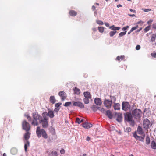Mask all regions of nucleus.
I'll use <instances>...</instances> for the list:
<instances>
[{"label":"nucleus","instance_id":"nucleus-7","mask_svg":"<svg viewBox=\"0 0 156 156\" xmlns=\"http://www.w3.org/2000/svg\"><path fill=\"white\" fill-rule=\"evenodd\" d=\"M122 109L125 111H127L130 109V105L127 102H123L122 104Z\"/></svg>","mask_w":156,"mask_h":156},{"label":"nucleus","instance_id":"nucleus-49","mask_svg":"<svg viewBox=\"0 0 156 156\" xmlns=\"http://www.w3.org/2000/svg\"><path fill=\"white\" fill-rule=\"evenodd\" d=\"M60 152L62 154H63L65 153V150L63 149H62L60 151Z\"/></svg>","mask_w":156,"mask_h":156},{"label":"nucleus","instance_id":"nucleus-48","mask_svg":"<svg viewBox=\"0 0 156 156\" xmlns=\"http://www.w3.org/2000/svg\"><path fill=\"white\" fill-rule=\"evenodd\" d=\"M26 116L27 119L29 121H30L31 120V117H30V116H29L28 115H27Z\"/></svg>","mask_w":156,"mask_h":156},{"label":"nucleus","instance_id":"nucleus-59","mask_svg":"<svg viewBox=\"0 0 156 156\" xmlns=\"http://www.w3.org/2000/svg\"><path fill=\"white\" fill-rule=\"evenodd\" d=\"M92 9L93 11H94L95 9V7L93 5L92 7Z\"/></svg>","mask_w":156,"mask_h":156},{"label":"nucleus","instance_id":"nucleus-4","mask_svg":"<svg viewBox=\"0 0 156 156\" xmlns=\"http://www.w3.org/2000/svg\"><path fill=\"white\" fill-rule=\"evenodd\" d=\"M125 120L129 122L130 125L133 126L134 125V121L133 119L132 115L130 113H127L124 114Z\"/></svg>","mask_w":156,"mask_h":156},{"label":"nucleus","instance_id":"nucleus-64","mask_svg":"<svg viewBox=\"0 0 156 156\" xmlns=\"http://www.w3.org/2000/svg\"><path fill=\"white\" fill-rule=\"evenodd\" d=\"M3 156H6V154L5 153H4L3 155Z\"/></svg>","mask_w":156,"mask_h":156},{"label":"nucleus","instance_id":"nucleus-6","mask_svg":"<svg viewBox=\"0 0 156 156\" xmlns=\"http://www.w3.org/2000/svg\"><path fill=\"white\" fill-rule=\"evenodd\" d=\"M22 125L23 129L26 131H29L30 129V124L26 121H24L23 122Z\"/></svg>","mask_w":156,"mask_h":156},{"label":"nucleus","instance_id":"nucleus-46","mask_svg":"<svg viewBox=\"0 0 156 156\" xmlns=\"http://www.w3.org/2000/svg\"><path fill=\"white\" fill-rule=\"evenodd\" d=\"M129 27V26H127L126 27H123L122 28V30L123 31H125Z\"/></svg>","mask_w":156,"mask_h":156},{"label":"nucleus","instance_id":"nucleus-5","mask_svg":"<svg viewBox=\"0 0 156 156\" xmlns=\"http://www.w3.org/2000/svg\"><path fill=\"white\" fill-rule=\"evenodd\" d=\"M142 112L139 109H136L134 110L132 112V114L134 117L136 119H139L141 116Z\"/></svg>","mask_w":156,"mask_h":156},{"label":"nucleus","instance_id":"nucleus-9","mask_svg":"<svg viewBox=\"0 0 156 156\" xmlns=\"http://www.w3.org/2000/svg\"><path fill=\"white\" fill-rule=\"evenodd\" d=\"M73 105L79 107L80 108H84V106L83 103L80 102H74L73 104Z\"/></svg>","mask_w":156,"mask_h":156},{"label":"nucleus","instance_id":"nucleus-11","mask_svg":"<svg viewBox=\"0 0 156 156\" xmlns=\"http://www.w3.org/2000/svg\"><path fill=\"white\" fill-rule=\"evenodd\" d=\"M112 101L108 100H105L104 101V104L107 107H110L112 105Z\"/></svg>","mask_w":156,"mask_h":156},{"label":"nucleus","instance_id":"nucleus-60","mask_svg":"<svg viewBox=\"0 0 156 156\" xmlns=\"http://www.w3.org/2000/svg\"><path fill=\"white\" fill-rule=\"evenodd\" d=\"M117 6L118 8H119L120 7H122V6L120 4H119L117 5Z\"/></svg>","mask_w":156,"mask_h":156},{"label":"nucleus","instance_id":"nucleus-26","mask_svg":"<svg viewBox=\"0 0 156 156\" xmlns=\"http://www.w3.org/2000/svg\"><path fill=\"white\" fill-rule=\"evenodd\" d=\"M73 91H74V93L75 94L78 95L80 93V90L77 88L75 87L73 89Z\"/></svg>","mask_w":156,"mask_h":156},{"label":"nucleus","instance_id":"nucleus-63","mask_svg":"<svg viewBox=\"0 0 156 156\" xmlns=\"http://www.w3.org/2000/svg\"><path fill=\"white\" fill-rule=\"evenodd\" d=\"M80 123L82 122H83V119H82L81 120H80Z\"/></svg>","mask_w":156,"mask_h":156},{"label":"nucleus","instance_id":"nucleus-3","mask_svg":"<svg viewBox=\"0 0 156 156\" xmlns=\"http://www.w3.org/2000/svg\"><path fill=\"white\" fill-rule=\"evenodd\" d=\"M43 118L40 120L39 123L41 124L42 127L43 128H46L48 126V117H47V112H43L42 114Z\"/></svg>","mask_w":156,"mask_h":156},{"label":"nucleus","instance_id":"nucleus-50","mask_svg":"<svg viewBox=\"0 0 156 156\" xmlns=\"http://www.w3.org/2000/svg\"><path fill=\"white\" fill-rule=\"evenodd\" d=\"M59 108H55L54 110V111L57 113L59 111Z\"/></svg>","mask_w":156,"mask_h":156},{"label":"nucleus","instance_id":"nucleus-1","mask_svg":"<svg viewBox=\"0 0 156 156\" xmlns=\"http://www.w3.org/2000/svg\"><path fill=\"white\" fill-rule=\"evenodd\" d=\"M32 117L33 119L31 124L34 126H38L40 120L43 118L41 116L38 114L37 112H34L32 113Z\"/></svg>","mask_w":156,"mask_h":156},{"label":"nucleus","instance_id":"nucleus-22","mask_svg":"<svg viewBox=\"0 0 156 156\" xmlns=\"http://www.w3.org/2000/svg\"><path fill=\"white\" fill-rule=\"evenodd\" d=\"M24 135V138L26 140L28 141V140L30 137V133L28 131Z\"/></svg>","mask_w":156,"mask_h":156},{"label":"nucleus","instance_id":"nucleus-27","mask_svg":"<svg viewBox=\"0 0 156 156\" xmlns=\"http://www.w3.org/2000/svg\"><path fill=\"white\" fill-rule=\"evenodd\" d=\"M30 143L28 141H27L24 145V149L26 152L27 151V149L28 147L29 146Z\"/></svg>","mask_w":156,"mask_h":156},{"label":"nucleus","instance_id":"nucleus-25","mask_svg":"<svg viewBox=\"0 0 156 156\" xmlns=\"http://www.w3.org/2000/svg\"><path fill=\"white\" fill-rule=\"evenodd\" d=\"M151 147L153 149H156V143L155 141H151Z\"/></svg>","mask_w":156,"mask_h":156},{"label":"nucleus","instance_id":"nucleus-37","mask_svg":"<svg viewBox=\"0 0 156 156\" xmlns=\"http://www.w3.org/2000/svg\"><path fill=\"white\" fill-rule=\"evenodd\" d=\"M71 104H72L71 102H66L65 103V104H64V105L65 106L67 107V106H69L70 105H71Z\"/></svg>","mask_w":156,"mask_h":156},{"label":"nucleus","instance_id":"nucleus-2","mask_svg":"<svg viewBox=\"0 0 156 156\" xmlns=\"http://www.w3.org/2000/svg\"><path fill=\"white\" fill-rule=\"evenodd\" d=\"M36 133L38 138L41 137V136L44 139H47L48 137V135L45 130L43 129H41L39 126L37 127Z\"/></svg>","mask_w":156,"mask_h":156},{"label":"nucleus","instance_id":"nucleus-38","mask_svg":"<svg viewBox=\"0 0 156 156\" xmlns=\"http://www.w3.org/2000/svg\"><path fill=\"white\" fill-rule=\"evenodd\" d=\"M62 105V103H58L55 104V107L56 108H58L60 106Z\"/></svg>","mask_w":156,"mask_h":156},{"label":"nucleus","instance_id":"nucleus-30","mask_svg":"<svg viewBox=\"0 0 156 156\" xmlns=\"http://www.w3.org/2000/svg\"><path fill=\"white\" fill-rule=\"evenodd\" d=\"M92 110L94 111L95 112L98 109V107L97 106L95 105H93L91 107Z\"/></svg>","mask_w":156,"mask_h":156},{"label":"nucleus","instance_id":"nucleus-43","mask_svg":"<svg viewBox=\"0 0 156 156\" xmlns=\"http://www.w3.org/2000/svg\"><path fill=\"white\" fill-rule=\"evenodd\" d=\"M134 137L136 139L139 140L140 137L137 135L136 133L134 134L133 135Z\"/></svg>","mask_w":156,"mask_h":156},{"label":"nucleus","instance_id":"nucleus-44","mask_svg":"<svg viewBox=\"0 0 156 156\" xmlns=\"http://www.w3.org/2000/svg\"><path fill=\"white\" fill-rule=\"evenodd\" d=\"M151 55L152 57L156 58V52L151 53Z\"/></svg>","mask_w":156,"mask_h":156},{"label":"nucleus","instance_id":"nucleus-47","mask_svg":"<svg viewBox=\"0 0 156 156\" xmlns=\"http://www.w3.org/2000/svg\"><path fill=\"white\" fill-rule=\"evenodd\" d=\"M98 109L103 112H105V110L103 108L98 107Z\"/></svg>","mask_w":156,"mask_h":156},{"label":"nucleus","instance_id":"nucleus-14","mask_svg":"<svg viewBox=\"0 0 156 156\" xmlns=\"http://www.w3.org/2000/svg\"><path fill=\"white\" fill-rule=\"evenodd\" d=\"M116 120L119 122H121L122 119V114L118 113L117 115Z\"/></svg>","mask_w":156,"mask_h":156},{"label":"nucleus","instance_id":"nucleus-54","mask_svg":"<svg viewBox=\"0 0 156 156\" xmlns=\"http://www.w3.org/2000/svg\"><path fill=\"white\" fill-rule=\"evenodd\" d=\"M152 26L153 28L156 29V23L153 24Z\"/></svg>","mask_w":156,"mask_h":156},{"label":"nucleus","instance_id":"nucleus-34","mask_svg":"<svg viewBox=\"0 0 156 156\" xmlns=\"http://www.w3.org/2000/svg\"><path fill=\"white\" fill-rule=\"evenodd\" d=\"M51 154L52 156H58L57 152L56 151H52Z\"/></svg>","mask_w":156,"mask_h":156},{"label":"nucleus","instance_id":"nucleus-17","mask_svg":"<svg viewBox=\"0 0 156 156\" xmlns=\"http://www.w3.org/2000/svg\"><path fill=\"white\" fill-rule=\"evenodd\" d=\"M83 94L85 98H91V96L90 92L87 91L83 93Z\"/></svg>","mask_w":156,"mask_h":156},{"label":"nucleus","instance_id":"nucleus-57","mask_svg":"<svg viewBox=\"0 0 156 156\" xmlns=\"http://www.w3.org/2000/svg\"><path fill=\"white\" fill-rule=\"evenodd\" d=\"M86 140L87 141H89L90 140V137L89 136H87L86 138Z\"/></svg>","mask_w":156,"mask_h":156},{"label":"nucleus","instance_id":"nucleus-20","mask_svg":"<svg viewBox=\"0 0 156 156\" xmlns=\"http://www.w3.org/2000/svg\"><path fill=\"white\" fill-rule=\"evenodd\" d=\"M106 115L110 119H111L112 118V114L111 112L109 110L107 111Z\"/></svg>","mask_w":156,"mask_h":156},{"label":"nucleus","instance_id":"nucleus-35","mask_svg":"<svg viewBox=\"0 0 156 156\" xmlns=\"http://www.w3.org/2000/svg\"><path fill=\"white\" fill-rule=\"evenodd\" d=\"M126 31H125V32H121L119 34V37H122L125 35L126 34Z\"/></svg>","mask_w":156,"mask_h":156},{"label":"nucleus","instance_id":"nucleus-31","mask_svg":"<svg viewBox=\"0 0 156 156\" xmlns=\"http://www.w3.org/2000/svg\"><path fill=\"white\" fill-rule=\"evenodd\" d=\"M150 140L149 137H147L146 138V144L148 145L150 144Z\"/></svg>","mask_w":156,"mask_h":156},{"label":"nucleus","instance_id":"nucleus-19","mask_svg":"<svg viewBox=\"0 0 156 156\" xmlns=\"http://www.w3.org/2000/svg\"><path fill=\"white\" fill-rule=\"evenodd\" d=\"M95 103L98 105H100L101 104V101L99 98H95L94 100Z\"/></svg>","mask_w":156,"mask_h":156},{"label":"nucleus","instance_id":"nucleus-55","mask_svg":"<svg viewBox=\"0 0 156 156\" xmlns=\"http://www.w3.org/2000/svg\"><path fill=\"white\" fill-rule=\"evenodd\" d=\"M152 21H153L152 20H150L147 22V23L148 24H150L152 22Z\"/></svg>","mask_w":156,"mask_h":156},{"label":"nucleus","instance_id":"nucleus-18","mask_svg":"<svg viewBox=\"0 0 156 156\" xmlns=\"http://www.w3.org/2000/svg\"><path fill=\"white\" fill-rule=\"evenodd\" d=\"M69 14L70 15L72 16H75L77 15V12L75 11L71 10L69 11Z\"/></svg>","mask_w":156,"mask_h":156},{"label":"nucleus","instance_id":"nucleus-39","mask_svg":"<svg viewBox=\"0 0 156 156\" xmlns=\"http://www.w3.org/2000/svg\"><path fill=\"white\" fill-rule=\"evenodd\" d=\"M150 29V26H148L147 27L145 28L144 29V30L145 32H147L148 31H149Z\"/></svg>","mask_w":156,"mask_h":156},{"label":"nucleus","instance_id":"nucleus-29","mask_svg":"<svg viewBox=\"0 0 156 156\" xmlns=\"http://www.w3.org/2000/svg\"><path fill=\"white\" fill-rule=\"evenodd\" d=\"M17 151L16 150L15 148H12L11 150V152L12 154L13 155L17 153Z\"/></svg>","mask_w":156,"mask_h":156},{"label":"nucleus","instance_id":"nucleus-12","mask_svg":"<svg viewBox=\"0 0 156 156\" xmlns=\"http://www.w3.org/2000/svg\"><path fill=\"white\" fill-rule=\"evenodd\" d=\"M47 116H49L50 118H52L54 117L55 115L54 113V112L51 110H48V113L47 112Z\"/></svg>","mask_w":156,"mask_h":156},{"label":"nucleus","instance_id":"nucleus-45","mask_svg":"<svg viewBox=\"0 0 156 156\" xmlns=\"http://www.w3.org/2000/svg\"><path fill=\"white\" fill-rule=\"evenodd\" d=\"M80 119L79 118H76V122L78 123V124L80 123Z\"/></svg>","mask_w":156,"mask_h":156},{"label":"nucleus","instance_id":"nucleus-16","mask_svg":"<svg viewBox=\"0 0 156 156\" xmlns=\"http://www.w3.org/2000/svg\"><path fill=\"white\" fill-rule=\"evenodd\" d=\"M49 100L50 102L52 104H54L56 101L55 97L54 96H51L50 97Z\"/></svg>","mask_w":156,"mask_h":156},{"label":"nucleus","instance_id":"nucleus-40","mask_svg":"<svg viewBox=\"0 0 156 156\" xmlns=\"http://www.w3.org/2000/svg\"><path fill=\"white\" fill-rule=\"evenodd\" d=\"M96 23L98 24L103 25L104 24L103 22L100 20H97L96 21Z\"/></svg>","mask_w":156,"mask_h":156},{"label":"nucleus","instance_id":"nucleus-62","mask_svg":"<svg viewBox=\"0 0 156 156\" xmlns=\"http://www.w3.org/2000/svg\"><path fill=\"white\" fill-rule=\"evenodd\" d=\"M142 29V28H140L138 30H137V32H139Z\"/></svg>","mask_w":156,"mask_h":156},{"label":"nucleus","instance_id":"nucleus-21","mask_svg":"<svg viewBox=\"0 0 156 156\" xmlns=\"http://www.w3.org/2000/svg\"><path fill=\"white\" fill-rule=\"evenodd\" d=\"M137 132L140 135H142L144 133L143 129L140 126H138V127Z\"/></svg>","mask_w":156,"mask_h":156},{"label":"nucleus","instance_id":"nucleus-51","mask_svg":"<svg viewBox=\"0 0 156 156\" xmlns=\"http://www.w3.org/2000/svg\"><path fill=\"white\" fill-rule=\"evenodd\" d=\"M140 46L139 45H137L136 47V50H139V49H140Z\"/></svg>","mask_w":156,"mask_h":156},{"label":"nucleus","instance_id":"nucleus-23","mask_svg":"<svg viewBox=\"0 0 156 156\" xmlns=\"http://www.w3.org/2000/svg\"><path fill=\"white\" fill-rule=\"evenodd\" d=\"M109 28L111 29L112 30L116 31L120 29V27H115L113 25L109 27Z\"/></svg>","mask_w":156,"mask_h":156},{"label":"nucleus","instance_id":"nucleus-28","mask_svg":"<svg viewBox=\"0 0 156 156\" xmlns=\"http://www.w3.org/2000/svg\"><path fill=\"white\" fill-rule=\"evenodd\" d=\"M156 35L155 34H153L151 36V41L152 42L154 41L156 39Z\"/></svg>","mask_w":156,"mask_h":156},{"label":"nucleus","instance_id":"nucleus-8","mask_svg":"<svg viewBox=\"0 0 156 156\" xmlns=\"http://www.w3.org/2000/svg\"><path fill=\"white\" fill-rule=\"evenodd\" d=\"M151 126L150 121L147 119H144L143 121V126L144 128L147 129Z\"/></svg>","mask_w":156,"mask_h":156},{"label":"nucleus","instance_id":"nucleus-36","mask_svg":"<svg viewBox=\"0 0 156 156\" xmlns=\"http://www.w3.org/2000/svg\"><path fill=\"white\" fill-rule=\"evenodd\" d=\"M116 33V31H111L109 33V35L111 37L113 36Z\"/></svg>","mask_w":156,"mask_h":156},{"label":"nucleus","instance_id":"nucleus-33","mask_svg":"<svg viewBox=\"0 0 156 156\" xmlns=\"http://www.w3.org/2000/svg\"><path fill=\"white\" fill-rule=\"evenodd\" d=\"M98 29L100 32L101 33H103L104 30V28L102 27H98Z\"/></svg>","mask_w":156,"mask_h":156},{"label":"nucleus","instance_id":"nucleus-13","mask_svg":"<svg viewBox=\"0 0 156 156\" xmlns=\"http://www.w3.org/2000/svg\"><path fill=\"white\" fill-rule=\"evenodd\" d=\"M92 126V125L91 124L85 122L83 124V126L85 129H89Z\"/></svg>","mask_w":156,"mask_h":156},{"label":"nucleus","instance_id":"nucleus-41","mask_svg":"<svg viewBox=\"0 0 156 156\" xmlns=\"http://www.w3.org/2000/svg\"><path fill=\"white\" fill-rule=\"evenodd\" d=\"M131 128L129 127H127L125 131L126 132H129L131 131Z\"/></svg>","mask_w":156,"mask_h":156},{"label":"nucleus","instance_id":"nucleus-53","mask_svg":"<svg viewBox=\"0 0 156 156\" xmlns=\"http://www.w3.org/2000/svg\"><path fill=\"white\" fill-rule=\"evenodd\" d=\"M104 24L107 27H109V24L108 23L105 22Z\"/></svg>","mask_w":156,"mask_h":156},{"label":"nucleus","instance_id":"nucleus-32","mask_svg":"<svg viewBox=\"0 0 156 156\" xmlns=\"http://www.w3.org/2000/svg\"><path fill=\"white\" fill-rule=\"evenodd\" d=\"M90 98H85L83 99V101L85 104H87L89 102V99Z\"/></svg>","mask_w":156,"mask_h":156},{"label":"nucleus","instance_id":"nucleus-58","mask_svg":"<svg viewBox=\"0 0 156 156\" xmlns=\"http://www.w3.org/2000/svg\"><path fill=\"white\" fill-rule=\"evenodd\" d=\"M143 23H144V22L143 21H142L141 20H140V21H139L137 23V24H140V23L143 24Z\"/></svg>","mask_w":156,"mask_h":156},{"label":"nucleus","instance_id":"nucleus-52","mask_svg":"<svg viewBox=\"0 0 156 156\" xmlns=\"http://www.w3.org/2000/svg\"><path fill=\"white\" fill-rule=\"evenodd\" d=\"M151 9H145L144 11L145 12H147L148 11H151Z\"/></svg>","mask_w":156,"mask_h":156},{"label":"nucleus","instance_id":"nucleus-24","mask_svg":"<svg viewBox=\"0 0 156 156\" xmlns=\"http://www.w3.org/2000/svg\"><path fill=\"white\" fill-rule=\"evenodd\" d=\"M114 109L115 110H119L120 109V105L119 103H115L114 106Z\"/></svg>","mask_w":156,"mask_h":156},{"label":"nucleus","instance_id":"nucleus-42","mask_svg":"<svg viewBox=\"0 0 156 156\" xmlns=\"http://www.w3.org/2000/svg\"><path fill=\"white\" fill-rule=\"evenodd\" d=\"M138 27V26L137 25L136 27H132L130 30L131 32H133L134 30H136Z\"/></svg>","mask_w":156,"mask_h":156},{"label":"nucleus","instance_id":"nucleus-61","mask_svg":"<svg viewBox=\"0 0 156 156\" xmlns=\"http://www.w3.org/2000/svg\"><path fill=\"white\" fill-rule=\"evenodd\" d=\"M129 15L131 16H132V17L134 16H135L134 14H132V15L129 14Z\"/></svg>","mask_w":156,"mask_h":156},{"label":"nucleus","instance_id":"nucleus-56","mask_svg":"<svg viewBox=\"0 0 156 156\" xmlns=\"http://www.w3.org/2000/svg\"><path fill=\"white\" fill-rule=\"evenodd\" d=\"M130 11L131 12H133L134 13H136V11L134 10H133L132 9H130Z\"/></svg>","mask_w":156,"mask_h":156},{"label":"nucleus","instance_id":"nucleus-10","mask_svg":"<svg viewBox=\"0 0 156 156\" xmlns=\"http://www.w3.org/2000/svg\"><path fill=\"white\" fill-rule=\"evenodd\" d=\"M58 95L61 97L62 101H64L67 97L66 94L63 91L59 92L58 93Z\"/></svg>","mask_w":156,"mask_h":156},{"label":"nucleus","instance_id":"nucleus-15","mask_svg":"<svg viewBox=\"0 0 156 156\" xmlns=\"http://www.w3.org/2000/svg\"><path fill=\"white\" fill-rule=\"evenodd\" d=\"M125 58V56L124 55L119 56H117L116 58V60L120 62L121 61L123 60Z\"/></svg>","mask_w":156,"mask_h":156}]
</instances>
